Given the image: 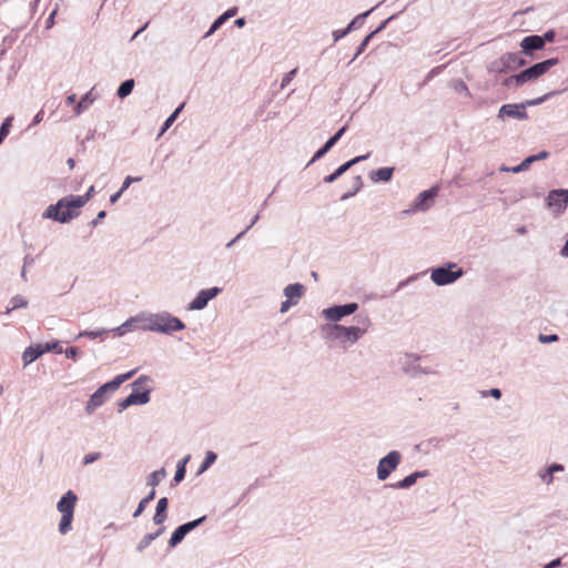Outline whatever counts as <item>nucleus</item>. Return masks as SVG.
<instances>
[{
  "instance_id": "1a4fd4ad",
  "label": "nucleus",
  "mask_w": 568,
  "mask_h": 568,
  "mask_svg": "<svg viewBox=\"0 0 568 568\" xmlns=\"http://www.w3.org/2000/svg\"><path fill=\"white\" fill-rule=\"evenodd\" d=\"M358 305L356 303H349L345 305L334 306L331 308L324 310V315L327 320L336 322L346 315L353 314L357 310Z\"/></svg>"
},
{
  "instance_id": "ddd939ff",
  "label": "nucleus",
  "mask_w": 568,
  "mask_h": 568,
  "mask_svg": "<svg viewBox=\"0 0 568 568\" xmlns=\"http://www.w3.org/2000/svg\"><path fill=\"white\" fill-rule=\"evenodd\" d=\"M520 47L525 53H530L534 50H541L545 47V39L540 36H528L523 39Z\"/></svg>"
},
{
  "instance_id": "a878e982",
  "label": "nucleus",
  "mask_w": 568,
  "mask_h": 568,
  "mask_svg": "<svg viewBox=\"0 0 568 568\" xmlns=\"http://www.w3.org/2000/svg\"><path fill=\"white\" fill-rule=\"evenodd\" d=\"M423 476L422 473H414V474H410L408 476H406L403 480L398 481L395 487L396 488H408L410 487L412 485H414L416 483V479L418 477Z\"/></svg>"
},
{
  "instance_id": "ea45409f",
  "label": "nucleus",
  "mask_w": 568,
  "mask_h": 568,
  "mask_svg": "<svg viewBox=\"0 0 568 568\" xmlns=\"http://www.w3.org/2000/svg\"><path fill=\"white\" fill-rule=\"evenodd\" d=\"M101 457V454L100 453H90V454H87L83 458V464L84 465H89L95 460H98L99 458Z\"/></svg>"
},
{
  "instance_id": "58836bf2",
  "label": "nucleus",
  "mask_w": 568,
  "mask_h": 568,
  "mask_svg": "<svg viewBox=\"0 0 568 568\" xmlns=\"http://www.w3.org/2000/svg\"><path fill=\"white\" fill-rule=\"evenodd\" d=\"M296 72H297V69H293L290 72H287L282 80L281 87L282 88L286 87L293 80Z\"/></svg>"
},
{
  "instance_id": "f03ea898",
  "label": "nucleus",
  "mask_w": 568,
  "mask_h": 568,
  "mask_svg": "<svg viewBox=\"0 0 568 568\" xmlns=\"http://www.w3.org/2000/svg\"><path fill=\"white\" fill-rule=\"evenodd\" d=\"M135 371H131L126 374L118 375L113 381L105 383L101 387H99L90 397L89 402L87 403L85 410L88 414H91L94 412L95 408L101 406L106 398V394L109 392H114L120 387L122 383L128 381L133 376Z\"/></svg>"
},
{
  "instance_id": "2eb2a0df",
  "label": "nucleus",
  "mask_w": 568,
  "mask_h": 568,
  "mask_svg": "<svg viewBox=\"0 0 568 568\" xmlns=\"http://www.w3.org/2000/svg\"><path fill=\"white\" fill-rule=\"evenodd\" d=\"M305 287L302 284H290L284 290V295L287 300L300 301V298L304 295Z\"/></svg>"
},
{
  "instance_id": "4be33fe9",
  "label": "nucleus",
  "mask_w": 568,
  "mask_h": 568,
  "mask_svg": "<svg viewBox=\"0 0 568 568\" xmlns=\"http://www.w3.org/2000/svg\"><path fill=\"white\" fill-rule=\"evenodd\" d=\"M548 155H549V153L547 151H541L537 155L528 156L519 165H517L516 168H513L510 171L514 173H517V172L527 170L532 162H535L537 160L546 159V158H548Z\"/></svg>"
},
{
  "instance_id": "aec40b11",
  "label": "nucleus",
  "mask_w": 568,
  "mask_h": 568,
  "mask_svg": "<svg viewBox=\"0 0 568 568\" xmlns=\"http://www.w3.org/2000/svg\"><path fill=\"white\" fill-rule=\"evenodd\" d=\"M168 505H169V501H168L166 497L159 499L158 505H156V511L153 517V520L156 525L163 524L164 520L166 519Z\"/></svg>"
},
{
  "instance_id": "bb28decb",
  "label": "nucleus",
  "mask_w": 568,
  "mask_h": 568,
  "mask_svg": "<svg viewBox=\"0 0 568 568\" xmlns=\"http://www.w3.org/2000/svg\"><path fill=\"white\" fill-rule=\"evenodd\" d=\"M94 194V186H90L85 194L83 195H73L75 206H84L93 196Z\"/></svg>"
},
{
  "instance_id": "c03bdc74",
  "label": "nucleus",
  "mask_w": 568,
  "mask_h": 568,
  "mask_svg": "<svg viewBox=\"0 0 568 568\" xmlns=\"http://www.w3.org/2000/svg\"><path fill=\"white\" fill-rule=\"evenodd\" d=\"M79 351L77 347H69L65 349V355L69 358L75 359L78 357Z\"/></svg>"
},
{
  "instance_id": "7c9ffc66",
  "label": "nucleus",
  "mask_w": 568,
  "mask_h": 568,
  "mask_svg": "<svg viewBox=\"0 0 568 568\" xmlns=\"http://www.w3.org/2000/svg\"><path fill=\"white\" fill-rule=\"evenodd\" d=\"M564 469V467L561 465H558V464H554L551 465L548 470H547V474H545L542 476V479L547 483V484H550L552 481V476H554V473L555 471H561Z\"/></svg>"
},
{
  "instance_id": "cd10ccee",
  "label": "nucleus",
  "mask_w": 568,
  "mask_h": 568,
  "mask_svg": "<svg viewBox=\"0 0 568 568\" xmlns=\"http://www.w3.org/2000/svg\"><path fill=\"white\" fill-rule=\"evenodd\" d=\"M134 88V80L130 79L124 81L118 89V95L123 99L128 97Z\"/></svg>"
},
{
  "instance_id": "8fccbe9b",
  "label": "nucleus",
  "mask_w": 568,
  "mask_h": 568,
  "mask_svg": "<svg viewBox=\"0 0 568 568\" xmlns=\"http://www.w3.org/2000/svg\"><path fill=\"white\" fill-rule=\"evenodd\" d=\"M122 193H123V192L120 190V191H118L116 193H114L113 195H111V197H110V202H111L112 204H114V203L120 199V196L122 195Z\"/></svg>"
},
{
  "instance_id": "423d86ee",
  "label": "nucleus",
  "mask_w": 568,
  "mask_h": 568,
  "mask_svg": "<svg viewBox=\"0 0 568 568\" xmlns=\"http://www.w3.org/2000/svg\"><path fill=\"white\" fill-rule=\"evenodd\" d=\"M400 462V454L396 450L390 452L387 456L382 458L377 467V477L379 480H385L393 470L396 469Z\"/></svg>"
},
{
  "instance_id": "c756f323",
  "label": "nucleus",
  "mask_w": 568,
  "mask_h": 568,
  "mask_svg": "<svg viewBox=\"0 0 568 568\" xmlns=\"http://www.w3.org/2000/svg\"><path fill=\"white\" fill-rule=\"evenodd\" d=\"M42 349H43V354L47 352H54L57 354H61L63 352L60 342H57V341L42 344Z\"/></svg>"
},
{
  "instance_id": "37998d69",
  "label": "nucleus",
  "mask_w": 568,
  "mask_h": 568,
  "mask_svg": "<svg viewBox=\"0 0 568 568\" xmlns=\"http://www.w3.org/2000/svg\"><path fill=\"white\" fill-rule=\"evenodd\" d=\"M377 31H374L372 33H369L364 40L363 42L361 43L359 48H358V51H357V55L361 54L364 49L366 48V45L368 44L371 38L376 33Z\"/></svg>"
},
{
  "instance_id": "473e14b6",
  "label": "nucleus",
  "mask_w": 568,
  "mask_h": 568,
  "mask_svg": "<svg viewBox=\"0 0 568 568\" xmlns=\"http://www.w3.org/2000/svg\"><path fill=\"white\" fill-rule=\"evenodd\" d=\"M189 458H185L179 466H178V469L175 471V475H174V481L178 484L180 481L183 480L184 476H185V464L187 462Z\"/></svg>"
},
{
  "instance_id": "72a5a7b5",
  "label": "nucleus",
  "mask_w": 568,
  "mask_h": 568,
  "mask_svg": "<svg viewBox=\"0 0 568 568\" xmlns=\"http://www.w3.org/2000/svg\"><path fill=\"white\" fill-rule=\"evenodd\" d=\"M183 105L179 106L164 122L162 132L166 131L175 121L179 112L182 110Z\"/></svg>"
},
{
  "instance_id": "603ef678",
  "label": "nucleus",
  "mask_w": 568,
  "mask_h": 568,
  "mask_svg": "<svg viewBox=\"0 0 568 568\" xmlns=\"http://www.w3.org/2000/svg\"><path fill=\"white\" fill-rule=\"evenodd\" d=\"M489 394H490L493 397H495V398H500V396H501V393H500V390H499L498 388H493V389H490V390H489Z\"/></svg>"
},
{
  "instance_id": "f8f14e48",
  "label": "nucleus",
  "mask_w": 568,
  "mask_h": 568,
  "mask_svg": "<svg viewBox=\"0 0 568 568\" xmlns=\"http://www.w3.org/2000/svg\"><path fill=\"white\" fill-rule=\"evenodd\" d=\"M220 292V288L212 287L209 290L201 291L196 297L191 302L189 305V310H202L206 306L207 302L215 297L217 293Z\"/></svg>"
},
{
  "instance_id": "39448f33",
  "label": "nucleus",
  "mask_w": 568,
  "mask_h": 568,
  "mask_svg": "<svg viewBox=\"0 0 568 568\" xmlns=\"http://www.w3.org/2000/svg\"><path fill=\"white\" fill-rule=\"evenodd\" d=\"M146 328L155 332L171 333L182 331L184 328V324L178 317L163 314L151 317L148 321Z\"/></svg>"
},
{
  "instance_id": "bf43d9fd",
  "label": "nucleus",
  "mask_w": 568,
  "mask_h": 568,
  "mask_svg": "<svg viewBox=\"0 0 568 568\" xmlns=\"http://www.w3.org/2000/svg\"><path fill=\"white\" fill-rule=\"evenodd\" d=\"M562 253H564L566 256H568V241L566 242V245H565V247H564V250H562Z\"/></svg>"
},
{
  "instance_id": "f257e3e1",
  "label": "nucleus",
  "mask_w": 568,
  "mask_h": 568,
  "mask_svg": "<svg viewBox=\"0 0 568 568\" xmlns=\"http://www.w3.org/2000/svg\"><path fill=\"white\" fill-rule=\"evenodd\" d=\"M80 209L81 206H75L73 195H70L50 205L43 213V217L67 223L80 214Z\"/></svg>"
},
{
  "instance_id": "6ab92c4d",
  "label": "nucleus",
  "mask_w": 568,
  "mask_h": 568,
  "mask_svg": "<svg viewBox=\"0 0 568 568\" xmlns=\"http://www.w3.org/2000/svg\"><path fill=\"white\" fill-rule=\"evenodd\" d=\"M43 354L42 344H38L36 346H30L26 348L22 355V359L24 364H30L39 358Z\"/></svg>"
},
{
  "instance_id": "dca6fc26",
  "label": "nucleus",
  "mask_w": 568,
  "mask_h": 568,
  "mask_svg": "<svg viewBox=\"0 0 568 568\" xmlns=\"http://www.w3.org/2000/svg\"><path fill=\"white\" fill-rule=\"evenodd\" d=\"M368 155H361V156H356L354 158L353 160L344 163L343 165H341L333 174L328 175L325 178V181L326 182H333L335 181L338 176H341L345 171H347L353 164L359 162V161H363L365 159H367Z\"/></svg>"
},
{
  "instance_id": "b1692460",
  "label": "nucleus",
  "mask_w": 568,
  "mask_h": 568,
  "mask_svg": "<svg viewBox=\"0 0 568 568\" xmlns=\"http://www.w3.org/2000/svg\"><path fill=\"white\" fill-rule=\"evenodd\" d=\"M393 172H394L393 168H382V169H378L377 171L372 172L371 179L376 182L377 181L387 182L392 179Z\"/></svg>"
},
{
  "instance_id": "412c9836",
  "label": "nucleus",
  "mask_w": 568,
  "mask_h": 568,
  "mask_svg": "<svg viewBox=\"0 0 568 568\" xmlns=\"http://www.w3.org/2000/svg\"><path fill=\"white\" fill-rule=\"evenodd\" d=\"M500 118L503 116H510V118H525L526 113L524 111H520L518 105L516 104H505L500 108L499 114Z\"/></svg>"
},
{
  "instance_id": "f3484780",
  "label": "nucleus",
  "mask_w": 568,
  "mask_h": 568,
  "mask_svg": "<svg viewBox=\"0 0 568 568\" xmlns=\"http://www.w3.org/2000/svg\"><path fill=\"white\" fill-rule=\"evenodd\" d=\"M150 399L149 390L143 393H132L122 403V407L125 408L134 404H145Z\"/></svg>"
},
{
  "instance_id": "09e8293b",
  "label": "nucleus",
  "mask_w": 568,
  "mask_h": 568,
  "mask_svg": "<svg viewBox=\"0 0 568 568\" xmlns=\"http://www.w3.org/2000/svg\"><path fill=\"white\" fill-rule=\"evenodd\" d=\"M155 497V490L154 488L150 491V494L148 496H145L143 498L144 503L149 504L150 501H152Z\"/></svg>"
},
{
  "instance_id": "4d7b16f0",
  "label": "nucleus",
  "mask_w": 568,
  "mask_h": 568,
  "mask_svg": "<svg viewBox=\"0 0 568 568\" xmlns=\"http://www.w3.org/2000/svg\"><path fill=\"white\" fill-rule=\"evenodd\" d=\"M235 24L237 27H243L245 24L244 18H240V19L235 20Z\"/></svg>"
},
{
  "instance_id": "6e6d98bb",
  "label": "nucleus",
  "mask_w": 568,
  "mask_h": 568,
  "mask_svg": "<svg viewBox=\"0 0 568 568\" xmlns=\"http://www.w3.org/2000/svg\"><path fill=\"white\" fill-rule=\"evenodd\" d=\"M105 216V212L104 211H101L99 212L98 216H97V220L93 222L94 224H97L100 220H102L103 217Z\"/></svg>"
},
{
  "instance_id": "de8ad7c7",
  "label": "nucleus",
  "mask_w": 568,
  "mask_h": 568,
  "mask_svg": "<svg viewBox=\"0 0 568 568\" xmlns=\"http://www.w3.org/2000/svg\"><path fill=\"white\" fill-rule=\"evenodd\" d=\"M561 564L560 559H555L552 561H550L549 564H547L544 568H557L559 567Z\"/></svg>"
},
{
  "instance_id": "c85d7f7f",
  "label": "nucleus",
  "mask_w": 568,
  "mask_h": 568,
  "mask_svg": "<svg viewBox=\"0 0 568 568\" xmlns=\"http://www.w3.org/2000/svg\"><path fill=\"white\" fill-rule=\"evenodd\" d=\"M163 532V528L159 529L154 534H146L142 540L140 541L138 549L142 551L144 548H146L155 538H158Z\"/></svg>"
},
{
  "instance_id": "4c0bfd02",
  "label": "nucleus",
  "mask_w": 568,
  "mask_h": 568,
  "mask_svg": "<svg viewBox=\"0 0 568 568\" xmlns=\"http://www.w3.org/2000/svg\"><path fill=\"white\" fill-rule=\"evenodd\" d=\"M26 305H27V302L22 297H14L12 300V307L8 308L6 313L8 314L12 310H16L18 307H22V306H26Z\"/></svg>"
},
{
  "instance_id": "5fc2aeb1",
  "label": "nucleus",
  "mask_w": 568,
  "mask_h": 568,
  "mask_svg": "<svg viewBox=\"0 0 568 568\" xmlns=\"http://www.w3.org/2000/svg\"><path fill=\"white\" fill-rule=\"evenodd\" d=\"M75 98L77 95L75 94H70L68 98H67V103L68 104H73L75 102Z\"/></svg>"
},
{
  "instance_id": "5701e85b",
  "label": "nucleus",
  "mask_w": 568,
  "mask_h": 568,
  "mask_svg": "<svg viewBox=\"0 0 568 568\" xmlns=\"http://www.w3.org/2000/svg\"><path fill=\"white\" fill-rule=\"evenodd\" d=\"M237 12L236 8H231L227 11H225L222 16H220L211 26L210 30L206 33V37L214 33L227 19L231 17H234Z\"/></svg>"
},
{
  "instance_id": "052dcab7",
  "label": "nucleus",
  "mask_w": 568,
  "mask_h": 568,
  "mask_svg": "<svg viewBox=\"0 0 568 568\" xmlns=\"http://www.w3.org/2000/svg\"><path fill=\"white\" fill-rule=\"evenodd\" d=\"M40 116H41V112L37 114V116H36V120H34V121H36V122H39V121H40Z\"/></svg>"
},
{
  "instance_id": "13d9d810",
  "label": "nucleus",
  "mask_w": 568,
  "mask_h": 568,
  "mask_svg": "<svg viewBox=\"0 0 568 568\" xmlns=\"http://www.w3.org/2000/svg\"><path fill=\"white\" fill-rule=\"evenodd\" d=\"M80 336H90V337H95L97 334L95 333H88V332H84V333H81Z\"/></svg>"
},
{
  "instance_id": "f704fd0d",
  "label": "nucleus",
  "mask_w": 568,
  "mask_h": 568,
  "mask_svg": "<svg viewBox=\"0 0 568 568\" xmlns=\"http://www.w3.org/2000/svg\"><path fill=\"white\" fill-rule=\"evenodd\" d=\"M215 459H216V454L213 452H207L204 463L201 467V471H204L205 469H207L215 462Z\"/></svg>"
},
{
  "instance_id": "a211bd4d",
  "label": "nucleus",
  "mask_w": 568,
  "mask_h": 568,
  "mask_svg": "<svg viewBox=\"0 0 568 568\" xmlns=\"http://www.w3.org/2000/svg\"><path fill=\"white\" fill-rule=\"evenodd\" d=\"M437 193H438L437 187H432L429 190L423 191L418 196L416 206L419 210H426L429 206L428 201L434 200V197L437 195Z\"/></svg>"
},
{
  "instance_id": "49530a36",
  "label": "nucleus",
  "mask_w": 568,
  "mask_h": 568,
  "mask_svg": "<svg viewBox=\"0 0 568 568\" xmlns=\"http://www.w3.org/2000/svg\"><path fill=\"white\" fill-rule=\"evenodd\" d=\"M148 506L146 503H144V500L142 499L140 503H139V506L136 508V510L134 511L133 514V517L136 518L139 517L145 509V507Z\"/></svg>"
},
{
  "instance_id": "0eeeda50",
  "label": "nucleus",
  "mask_w": 568,
  "mask_h": 568,
  "mask_svg": "<svg viewBox=\"0 0 568 568\" xmlns=\"http://www.w3.org/2000/svg\"><path fill=\"white\" fill-rule=\"evenodd\" d=\"M463 275V271L458 268L457 271H452L445 267L435 268L432 272V280L437 285H446L450 284Z\"/></svg>"
},
{
  "instance_id": "a18cd8bd",
  "label": "nucleus",
  "mask_w": 568,
  "mask_h": 568,
  "mask_svg": "<svg viewBox=\"0 0 568 568\" xmlns=\"http://www.w3.org/2000/svg\"><path fill=\"white\" fill-rule=\"evenodd\" d=\"M296 304V301H291V300H287L284 301L281 305V313H285L288 311V308L292 306V305H295Z\"/></svg>"
},
{
  "instance_id": "79ce46f5",
  "label": "nucleus",
  "mask_w": 568,
  "mask_h": 568,
  "mask_svg": "<svg viewBox=\"0 0 568 568\" xmlns=\"http://www.w3.org/2000/svg\"><path fill=\"white\" fill-rule=\"evenodd\" d=\"M539 341L541 343L556 342V341H558V336L556 334H552V335H542V334H540L539 335Z\"/></svg>"
},
{
  "instance_id": "7ed1b4c3",
  "label": "nucleus",
  "mask_w": 568,
  "mask_h": 568,
  "mask_svg": "<svg viewBox=\"0 0 568 568\" xmlns=\"http://www.w3.org/2000/svg\"><path fill=\"white\" fill-rule=\"evenodd\" d=\"M77 500V495L72 490H69L57 505L58 510L62 515L59 524V531L62 535H65L71 529Z\"/></svg>"
},
{
  "instance_id": "2f4dec72",
  "label": "nucleus",
  "mask_w": 568,
  "mask_h": 568,
  "mask_svg": "<svg viewBox=\"0 0 568 568\" xmlns=\"http://www.w3.org/2000/svg\"><path fill=\"white\" fill-rule=\"evenodd\" d=\"M11 121L12 118H7L2 125L0 126V144L6 139V136L9 134L10 128H11Z\"/></svg>"
},
{
  "instance_id": "a19ab883",
  "label": "nucleus",
  "mask_w": 568,
  "mask_h": 568,
  "mask_svg": "<svg viewBox=\"0 0 568 568\" xmlns=\"http://www.w3.org/2000/svg\"><path fill=\"white\" fill-rule=\"evenodd\" d=\"M141 178H132V176H126L123 184H122V187L120 189L122 192H124L130 185L131 183L133 182H138L140 181Z\"/></svg>"
},
{
  "instance_id": "6e6552de",
  "label": "nucleus",
  "mask_w": 568,
  "mask_h": 568,
  "mask_svg": "<svg viewBox=\"0 0 568 568\" xmlns=\"http://www.w3.org/2000/svg\"><path fill=\"white\" fill-rule=\"evenodd\" d=\"M205 518H206V517H205V516H203V517H201V518H199V519H196V520H193V521H190V523L183 524V525H181L180 527H178V528L173 531V534H172V536H171V538H170V540H169V545H170L171 547H175L178 544H180V542L183 540V538L185 537V535H186L187 532H190V531H191V530H193L195 527H197L199 525H201V524L205 520Z\"/></svg>"
},
{
  "instance_id": "e433bc0d",
  "label": "nucleus",
  "mask_w": 568,
  "mask_h": 568,
  "mask_svg": "<svg viewBox=\"0 0 568 568\" xmlns=\"http://www.w3.org/2000/svg\"><path fill=\"white\" fill-rule=\"evenodd\" d=\"M354 24H355V20L352 21L345 30L334 31L333 32L334 40L337 41V40L342 39L343 37H345L351 31V29L353 28Z\"/></svg>"
},
{
  "instance_id": "c9c22d12",
  "label": "nucleus",
  "mask_w": 568,
  "mask_h": 568,
  "mask_svg": "<svg viewBox=\"0 0 568 568\" xmlns=\"http://www.w3.org/2000/svg\"><path fill=\"white\" fill-rule=\"evenodd\" d=\"M90 103L91 100H89V97H83L74 108L75 114L79 115Z\"/></svg>"
},
{
  "instance_id": "864d4df0",
  "label": "nucleus",
  "mask_w": 568,
  "mask_h": 568,
  "mask_svg": "<svg viewBox=\"0 0 568 568\" xmlns=\"http://www.w3.org/2000/svg\"><path fill=\"white\" fill-rule=\"evenodd\" d=\"M554 36H555V33H554L552 31H548V32H546V33L544 34V37H542V38L545 39V42H546V41H552V40H554Z\"/></svg>"
},
{
  "instance_id": "9b49d317",
  "label": "nucleus",
  "mask_w": 568,
  "mask_h": 568,
  "mask_svg": "<svg viewBox=\"0 0 568 568\" xmlns=\"http://www.w3.org/2000/svg\"><path fill=\"white\" fill-rule=\"evenodd\" d=\"M548 206L555 212H561L568 203V191L567 190H554L549 193Z\"/></svg>"
},
{
  "instance_id": "393cba45",
  "label": "nucleus",
  "mask_w": 568,
  "mask_h": 568,
  "mask_svg": "<svg viewBox=\"0 0 568 568\" xmlns=\"http://www.w3.org/2000/svg\"><path fill=\"white\" fill-rule=\"evenodd\" d=\"M166 473L163 468L155 470L149 476L148 484L154 488L164 479Z\"/></svg>"
},
{
  "instance_id": "3c124183",
  "label": "nucleus",
  "mask_w": 568,
  "mask_h": 568,
  "mask_svg": "<svg viewBox=\"0 0 568 568\" xmlns=\"http://www.w3.org/2000/svg\"><path fill=\"white\" fill-rule=\"evenodd\" d=\"M149 383V378L145 377V376H142L140 378L136 379V382L134 383V385H144V384H148Z\"/></svg>"
},
{
  "instance_id": "4468645a",
  "label": "nucleus",
  "mask_w": 568,
  "mask_h": 568,
  "mask_svg": "<svg viewBox=\"0 0 568 568\" xmlns=\"http://www.w3.org/2000/svg\"><path fill=\"white\" fill-rule=\"evenodd\" d=\"M345 131L346 126H343L328 141H326V143L316 152L314 160L327 153L337 143V141L342 138Z\"/></svg>"
},
{
  "instance_id": "20e7f679",
  "label": "nucleus",
  "mask_w": 568,
  "mask_h": 568,
  "mask_svg": "<svg viewBox=\"0 0 568 568\" xmlns=\"http://www.w3.org/2000/svg\"><path fill=\"white\" fill-rule=\"evenodd\" d=\"M558 63V59L552 58L542 62L536 63L532 67L521 71L518 74L513 75L508 82L514 81L517 85H521L528 81L536 80L537 78L545 74L550 68Z\"/></svg>"
},
{
  "instance_id": "9d476101",
  "label": "nucleus",
  "mask_w": 568,
  "mask_h": 568,
  "mask_svg": "<svg viewBox=\"0 0 568 568\" xmlns=\"http://www.w3.org/2000/svg\"><path fill=\"white\" fill-rule=\"evenodd\" d=\"M335 337L343 342H356L364 333V331L356 326L345 327L342 325H334Z\"/></svg>"
}]
</instances>
